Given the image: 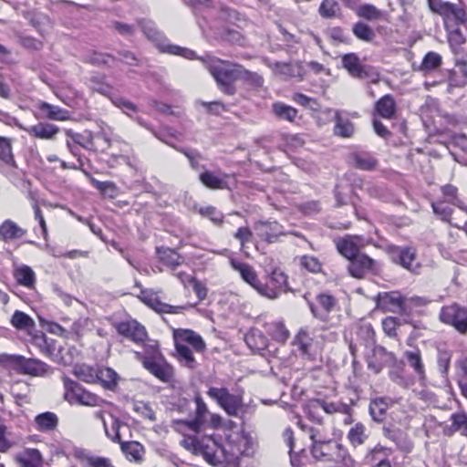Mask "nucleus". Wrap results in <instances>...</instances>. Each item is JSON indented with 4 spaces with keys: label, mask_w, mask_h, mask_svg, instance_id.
<instances>
[{
    "label": "nucleus",
    "mask_w": 467,
    "mask_h": 467,
    "mask_svg": "<svg viewBox=\"0 0 467 467\" xmlns=\"http://www.w3.org/2000/svg\"><path fill=\"white\" fill-rule=\"evenodd\" d=\"M200 59L215 79L221 91L228 96L234 95L236 88L234 83L238 79L240 64L222 60L211 55H206Z\"/></svg>",
    "instance_id": "1"
},
{
    "label": "nucleus",
    "mask_w": 467,
    "mask_h": 467,
    "mask_svg": "<svg viewBox=\"0 0 467 467\" xmlns=\"http://www.w3.org/2000/svg\"><path fill=\"white\" fill-rule=\"evenodd\" d=\"M173 339L180 362L190 368H193L196 363L195 358L186 344L192 346L196 352H203L206 344L202 337L193 330L178 328L173 330Z\"/></svg>",
    "instance_id": "2"
},
{
    "label": "nucleus",
    "mask_w": 467,
    "mask_h": 467,
    "mask_svg": "<svg viewBox=\"0 0 467 467\" xmlns=\"http://www.w3.org/2000/svg\"><path fill=\"white\" fill-rule=\"evenodd\" d=\"M313 456L331 465V467H353L354 461L348 450L340 443L329 441L314 450Z\"/></svg>",
    "instance_id": "3"
},
{
    "label": "nucleus",
    "mask_w": 467,
    "mask_h": 467,
    "mask_svg": "<svg viewBox=\"0 0 467 467\" xmlns=\"http://www.w3.org/2000/svg\"><path fill=\"white\" fill-rule=\"evenodd\" d=\"M207 395L229 416L239 417L244 411L243 396L230 393L227 388L210 387Z\"/></svg>",
    "instance_id": "4"
},
{
    "label": "nucleus",
    "mask_w": 467,
    "mask_h": 467,
    "mask_svg": "<svg viewBox=\"0 0 467 467\" xmlns=\"http://www.w3.org/2000/svg\"><path fill=\"white\" fill-rule=\"evenodd\" d=\"M137 358L141 361L143 367L161 381L170 383L173 381V368L161 358V354L156 348H152V356L148 357L136 353Z\"/></svg>",
    "instance_id": "5"
},
{
    "label": "nucleus",
    "mask_w": 467,
    "mask_h": 467,
    "mask_svg": "<svg viewBox=\"0 0 467 467\" xmlns=\"http://www.w3.org/2000/svg\"><path fill=\"white\" fill-rule=\"evenodd\" d=\"M440 320L451 326L460 334H467V308L454 303L441 307Z\"/></svg>",
    "instance_id": "6"
},
{
    "label": "nucleus",
    "mask_w": 467,
    "mask_h": 467,
    "mask_svg": "<svg viewBox=\"0 0 467 467\" xmlns=\"http://www.w3.org/2000/svg\"><path fill=\"white\" fill-rule=\"evenodd\" d=\"M247 442L246 437L239 433H236L234 437L229 436L226 442L222 444V451L225 458L223 460L222 466L238 465L239 460L246 452Z\"/></svg>",
    "instance_id": "7"
},
{
    "label": "nucleus",
    "mask_w": 467,
    "mask_h": 467,
    "mask_svg": "<svg viewBox=\"0 0 467 467\" xmlns=\"http://www.w3.org/2000/svg\"><path fill=\"white\" fill-rule=\"evenodd\" d=\"M349 261L348 272L356 278H363L368 273L376 274L379 270V263L365 254L359 253Z\"/></svg>",
    "instance_id": "8"
},
{
    "label": "nucleus",
    "mask_w": 467,
    "mask_h": 467,
    "mask_svg": "<svg viewBox=\"0 0 467 467\" xmlns=\"http://www.w3.org/2000/svg\"><path fill=\"white\" fill-rule=\"evenodd\" d=\"M201 455L205 461L214 466H222L223 453L222 444L213 437H202V442L200 450Z\"/></svg>",
    "instance_id": "9"
},
{
    "label": "nucleus",
    "mask_w": 467,
    "mask_h": 467,
    "mask_svg": "<svg viewBox=\"0 0 467 467\" xmlns=\"http://www.w3.org/2000/svg\"><path fill=\"white\" fill-rule=\"evenodd\" d=\"M66 398L74 403L85 406H99L101 400L94 393L86 390L78 383L70 381V388L66 393Z\"/></svg>",
    "instance_id": "10"
},
{
    "label": "nucleus",
    "mask_w": 467,
    "mask_h": 467,
    "mask_svg": "<svg viewBox=\"0 0 467 467\" xmlns=\"http://www.w3.org/2000/svg\"><path fill=\"white\" fill-rule=\"evenodd\" d=\"M115 327L119 334L131 339L135 343H141L147 338L145 327L136 320H127L117 323Z\"/></svg>",
    "instance_id": "11"
},
{
    "label": "nucleus",
    "mask_w": 467,
    "mask_h": 467,
    "mask_svg": "<svg viewBox=\"0 0 467 467\" xmlns=\"http://www.w3.org/2000/svg\"><path fill=\"white\" fill-rule=\"evenodd\" d=\"M440 16L443 17L445 28L464 25L467 21L465 10L451 3L446 4Z\"/></svg>",
    "instance_id": "12"
},
{
    "label": "nucleus",
    "mask_w": 467,
    "mask_h": 467,
    "mask_svg": "<svg viewBox=\"0 0 467 467\" xmlns=\"http://www.w3.org/2000/svg\"><path fill=\"white\" fill-rule=\"evenodd\" d=\"M413 339L408 338L407 345L410 347V349L405 350L404 358L407 363L411 367L414 372L418 375L420 380H424L426 378L425 368L422 361L421 351L415 346H413Z\"/></svg>",
    "instance_id": "13"
},
{
    "label": "nucleus",
    "mask_w": 467,
    "mask_h": 467,
    "mask_svg": "<svg viewBox=\"0 0 467 467\" xmlns=\"http://www.w3.org/2000/svg\"><path fill=\"white\" fill-rule=\"evenodd\" d=\"M363 246V240L359 236L348 235L337 241V251L348 260L358 255Z\"/></svg>",
    "instance_id": "14"
},
{
    "label": "nucleus",
    "mask_w": 467,
    "mask_h": 467,
    "mask_svg": "<svg viewBox=\"0 0 467 467\" xmlns=\"http://www.w3.org/2000/svg\"><path fill=\"white\" fill-rule=\"evenodd\" d=\"M254 230L268 244L276 242L283 234V227L277 222H257L254 223Z\"/></svg>",
    "instance_id": "15"
},
{
    "label": "nucleus",
    "mask_w": 467,
    "mask_h": 467,
    "mask_svg": "<svg viewBox=\"0 0 467 467\" xmlns=\"http://www.w3.org/2000/svg\"><path fill=\"white\" fill-rule=\"evenodd\" d=\"M14 362L21 372L32 376H42L47 372L48 367L38 359L26 358L22 356L14 357Z\"/></svg>",
    "instance_id": "16"
},
{
    "label": "nucleus",
    "mask_w": 467,
    "mask_h": 467,
    "mask_svg": "<svg viewBox=\"0 0 467 467\" xmlns=\"http://www.w3.org/2000/svg\"><path fill=\"white\" fill-rule=\"evenodd\" d=\"M96 417L102 421L107 437L114 442H120L121 421L112 414L104 411L97 412Z\"/></svg>",
    "instance_id": "17"
},
{
    "label": "nucleus",
    "mask_w": 467,
    "mask_h": 467,
    "mask_svg": "<svg viewBox=\"0 0 467 467\" xmlns=\"http://www.w3.org/2000/svg\"><path fill=\"white\" fill-rule=\"evenodd\" d=\"M21 128L30 136L41 140H52L59 132L57 126L46 122Z\"/></svg>",
    "instance_id": "18"
},
{
    "label": "nucleus",
    "mask_w": 467,
    "mask_h": 467,
    "mask_svg": "<svg viewBox=\"0 0 467 467\" xmlns=\"http://www.w3.org/2000/svg\"><path fill=\"white\" fill-rule=\"evenodd\" d=\"M391 359V354L383 347L375 346L371 355L367 358L368 368L375 373L382 370L383 367Z\"/></svg>",
    "instance_id": "19"
},
{
    "label": "nucleus",
    "mask_w": 467,
    "mask_h": 467,
    "mask_svg": "<svg viewBox=\"0 0 467 467\" xmlns=\"http://www.w3.org/2000/svg\"><path fill=\"white\" fill-rule=\"evenodd\" d=\"M394 261L411 272H416L420 268L416 250L411 247L397 249V258H394Z\"/></svg>",
    "instance_id": "20"
},
{
    "label": "nucleus",
    "mask_w": 467,
    "mask_h": 467,
    "mask_svg": "<svg viewBox=\"0 0 467 467\" xmlns=\"http://www.w3.org/2000/svg\"><path fill=\"white\" fill-rule=\"evenodd\" d=\"M382 431L384 437L393 441L400 450L410 451L412 449L411 441L401 430L390 426H384Z\"/></svg>",
    "instance_id": "21"
},
{
    "label": "nucleus",
    "mask_w": 467,
    "mask_h": 467,
    "mask_svg": "<svg viewBox=\"0 0 467 467\" xmlns=\"http://www.w3.org/2000/svg\"><path fill=\"white\" fill-rule=\"evenodd\" d=\"M227 177L228 175L225 173L216 174L213 171H205L200 174L199 179L209 189L223 190L228 189Z\"/></svg>",
    "instance_id": "22"
},
{
    "label": "nucleus",
    "mask_w": 467,
    "mask_h": 467,
    "mask_svg": "<svg viewBox=\"0 0 467 467\" xmlns=\"http://www.w3.org/2000/svg\"><path fill=\"white\" fill-rule=\"evenodd\" d=\"M141 300L149 306L150 308L155 310L158 313H170V314H180L186 308L184 306H171L165 303H162L159 300L157 296L154 295H144L141 297Z\"/></svg>",
    "instance_id": "23"
},
{
    "label": "nucleus",
    "mask_w": 467,
    "mask_h": 467,
    "mask_svg": "<svg viewBox=\"0 0 467 467\" xmlns=\"http://www.w3.org/2000/svg\"><path fill=\"white\" fill-rule=\"evenodd\" d=\"M13 275L18 285L29 289L35 287L36 274L30 266L26 265H16Z\"/></svg>",
    "instance_id": "24"
},
{
    "label": "nucleus",
    "mask_w": 467,
    "mask_h": 467,
    "mask_svg": "<svg viewBox=\"0 0 467 467\" xmlns=\"http://www.w3.org/2000/svg\"><path fill=\"white\" fill-rule=\"evenodd\" d=\"M26 231L12 220H5L0 224V240L5 243L22 238Z\"/></svg>",
    "instance_id": "25"
},
{
    "label": "nucleus",
    "mask_w": 467,
    "mask_h": 467,
    "mask_svg": "<svg viewBox=\"0 0 467 467\" xmlns=\"http://www.w3.org/2000/svg\"><path fill=\"white\" fill-rule=\"evenodd\" d=\"M34 425L38 431L50 432L57 429L58 418L53 412H43L36 416Z\"/></svg>",
    "instance_id": "26"
},
{
    "label": "nucleus",
    "mask_w": 467,
    "mask_h": 467,
    "mask_svg": "<svg viewBox=\"0 0 467 467\" xmlns=\"http://www.w3.org/2000/svg\"><path fill=\"white\" fill-rule=\"evenodd\" d=\"M312 408L314 410H323L327 414L342 413L348 415L350 411L349 406L341 401L332 402L325 400L313 401Z\"/></svg>",
    "instance_id": "27"
},
{
    "label": "nucleus",
    "mask_w": 467,
    "mask_h": 467,
    "mask_svg": "<svg viewBox=\"0 0 467 467\" xmlns=\"http://www.w3.org/2000/svg\"><path fill=\"white\" fill-rule=\"evenodd\" d=\"M377 113L388 119H391L396 114V102L391 95H385L375 105Z\"/></svg>",
    "instance_id": "28"
},
{
    "label": "nucleus",
    "mask_w": 467,
    "mask_h": 467,
    "mask_svg": "<svg viewBox=\"0 0 467 467\" xmlns=\"http://www.w3.org/2000/svg\"><path fill=\"white\" fill-rule=\"evenodd\" d=\"M21 467H43V458L36 449H26L16 457Z\"/></svg>",
    "instance_id": "29"
},
{
    "label": "nucleus",
    "mask_w": 467,
    "mask_h": 467,
    "mask_svg": "<svg viewBox=\"0 0 467 467\" xmlns=\"http://www.w3.org/2000/svg\"><path fill=\"white\" fill-rule=\"evenodd\" d=\"M230 264L235 271L239 272L242 278L251 286L254 287L259 281L254 269L248 264L237 261L235 259H231Z\"/></svg>",
    "instance_id": "30"
},
{
    "label": "nucleus",
    "mask_w": 467,
    "mask_h": 467,
    "mask_svg": "<svg viewBox=\"0 0 467 467\" xmlns=\"http://www.w3.org/2000/svg\"><path fill=\"white\" fill-rule=\"evenodd\" d=\"M391 454L392 450L390 448L377 444L368 451L365 460L368 464L373 466L375 464L388 461Z\"/></svg>",
    "instance_id": "31"
},
{
    "label": "nucleus",
    "mask_w": 467,
    "mask_h": 467,
    "mask_svg": "<svg viewBox=\"0 0 467 467\" xmlns=\"http://www.w3.org/2000/svg\"><path fill=\"white\" fill-rule=\"evenodd\" d=\"M353 165L363 171H373L378 166V160L368 152H357L351 156Z\"/></svg>",
    "instance_id": "32"
},
{
    "label": "nucleus",
    "mask_w": 467,
    "mask_h": 467,
    "mask_svg": "<svg viewBox=\"0 0 467 467\" xmlns=\"http://www.w3.org/2000/svg\"><path fill=\"white\" fill-rule=\"evenodd\" d=\"M244 339L247 346L254 351L265 350L267 348L268 340L259 329H251Z\"/></svg>",
    "instance_id": "33"
},
{
    "label": "nucleus",
    "mask_w": 467,
    "mask_h": 467,
    "mask_svg": "<svg viewBox=\"0 0 467 467\" xmlns=\"http://www.w3.org/2000/svg\"><path fill=\"white\" fill-rule=\"evenodd\" d=\"M295 344L298 347L301 355L311 358L313 356V338L306 328H301L295 339Z\"/></svg>",
    "instance_id": "34"
},
{
    "label": "nucleus",
    "mask_w": 467,
    "mask_h": 467,
    "mask_svg": "<svg viewBox=\"0 0 467 467\" xmlns=\"http://www.w3.org/2000/svg\"><path fill=\"white\" fill-rule=\"evenodd\" d=\"M334 133L342 138H350L355 132L354 124L346 118H343L338 111L335 114Z\"/></svg>",
    "instance_id": "35"
},
{
    "label": "nucleus",
    "mask_w": 467,
    "mask_h": 467,
    "mask_svg": "<svg viewBox=\"0 0 467 467\" xmlns=\"http://www.w3.org/2000/svg\"><path fill=\"white\" fill-rule=\"evenodd\" d=\"M159 259L167 266L174 268L182 264L183 258L176 251L168 247L157 248Z\"/></svg>",
    "instance_id": "36"
},
{
    "label": "nucleus",
    "mask_w": 467,
    "mask_h": 467,
    "mask_svg": "<svg viewBox=\"0 0 467 467\" xmlns=\"http://www.w3.org/2000/svg\"><path fill=\"white\" fill-rule=\"evenodd\" d=\"M39 109L45 113V117L48 119L63 121L70 119L67 110L47 102H42L39 105Z\"/></svg>",
    "instance_id": "37"
},
{
    "label": "nucleus",
    "mask_w": 467,
    "mask_h": 467,
    "mask_svg": "<svg viewBox=\"0 0 467 467\" xmlns=\"http://www.w3.org/2000/svg\"><path fill=\"white\" fill-rule=\"evenodd\" d=\"M448 33V41L453 53L456 55L463 53L462 45L466 38L458 26L446 28Z\"/></svg>",
    "instance_id": "38"
},
{
    "label": "nucleus",
    "mask_w": 467,
    "mask_h": 467,
    "mask_svg": "<svg viewBox=\"0 0 467 467\" xmlns=\"http://www.w3.org/2000/svg\"><path fill=\"white\" fill-rule=\"evenodd\" d=\"M306 431L309 434L310 439L313 441L311 449L312 454H314V450L316 448H319L321 445H324L330 441L327 431H325L321 423H319L316 427L306 428Z\"/></svg>",
    "instance_id": "39"
},
{
    "label": "nucleus",
    "mask_w": 467,
    "mask_h": 467,
    "mask_svg": "<svg viewBox=\"0 0 467 467\" xmlns=\"http://www.w3.org/2000/svg\"><path fill=\"white\" fill-rule=\"evenodd\" d=\"M118 374L110 368H98V380L108 389H113L118 384Z\"/></svg>",
    "instance_id": "40"
},
{
    "label": "nucleus",
    "mask_w": 467,
    "mask_h": 467,
    "mask_svg": "<svg viewBox=\"0 0 467 467\" xmlns=\"http://www.w3.org/2000/svg\"><path fill=\"white\" fill-rule=\"evenodd\" d=\"M451 426L444 428L446 435H452L456 431H462L467 436V415L465 413H454L451 416Z\"/></svg>",
    "instance_id": "41"
},
{
    "label": "nucleus",
    "mask_w": 467,
    "mask_h": 467,
    "mask_svg": "<svg viewBox=\"0 0 467 467\" xmlns=\"http://www.w3.org/2000/svg\"><path fill=\"white\" fill-rule=\"evenodd\" d=\"M388 409L389 405L384 398H376L369 403V413L377 422L383 421Z\"/></svg>",
    "instance_id": "42"
},
{
    "label": "nucleus",
    "mask_w": 467,
    "mask_h": 467,
    "mask_svg": "<svg viewBox=\"0 0 467 467\" xmlns=\"http://www.w3.org/2000/svg\"><path fill=\"white\" fill-rule=\"evenodd\" d=\"M122 452L130 461H140L144 453L143 446L137 441L119 442Z\"/></svg>",
    "instance_id": "43"
},
{
    "label": "nucleus",
    "mask_w": 467,
    "mask_h": 467,
    "mask_svg": "<svg viewBox=\"0 0 467 467\" xmlns=\"http://www.w3.org/2000/svg\"><path fill=\"white\" fill-rule=\"evenodd\" d=\"M348 440L354 447L360 446L365 443L368 439L365 426L358 422L348 432Z\"/></svg>",
    "instance_id": "44"
},
{
    "label": "nucleus",
    "mask_w": 467,
    "mask_h": 467,
    "mask_svg": "<svg viewBox=\"0 0 467 467\" xmlns=\"http://www.w3.org/2000/svg\"><path fill=\"white\" fill-rule=\"evenodd\" d=\"M11 325L19 330L33 328L35 321L26 313L16 310L10 319Z\"/></svg>",
    "instance_id": "45"
},
{
    "label": "nucleus",
    "mask_w": 467,
    "mask_h": 467,
    "mask_svg": "<svg viewBox=\"0 0 467 467\" xmlns=\"http://www.w3.org/2000/svg\"><path fill=\"white\" fill-rule=\"evenodd\" d=\"M238 79L244 80L253 88H260L264 84V78L256 72H253L244 68L242 65L239 67Z\"/></svg>",
    "instance_id": "46"
},
{
    "label": "nucleus",
    "mask_w": 467,
    "mask_h": 467,
    "mask_svg": "<svg viewBox=\"0 0 467 467\" xmlns=\"http://www.w3.org/2000/svg\"><path fill=\"white\" fill-rule=\"evenodd\" d=\"M194 401L196 404V410L194 419L192 420V425L201 428L206 420L209 410L201 396H196Z\"/></svg>",
    "instance_id": "47"
},
{
    "label": "nucleus",
    "mask_w": 467,
    "mask_h": 467,
    "mask_svg": "<svg viewBox=\"0 0 467 467\" xmlns=\"http://www.w3.org/2000/svg\"><path fill=\"white\" fill-rule=\"evenodd\" d=\"M441 192L444 197L445 202H449L462 210H465V205L462 200L458 198V190L451 184H447L441 187Z\"/></svg>",
    "instance_id": "48"
},
{
    "label": "nucleus",
    "mask_w": 467,
    "mask_h": 467,
    "mask_svg": "<svg viewBox=\"0 0 467 467\" xmlns=\"http://www.w3.org/2000/svg\"><path fill=\"white\" fill-rule=\"evenodd\" d=\"M357 15L367 20H379L383 17V12L373 5L364 4L358 6Z\"/></svg>",
    "instance_id": "49"
},
{
    "label": "nucleus",
    "mask_w": 467,
    "mask_h": 467,
    "mask_svg": "<svg viewBox=\"0 0 467 467\" xmlns=\"http://www.w3.org/2000/svg\"><path fill=\"white\" fill-rule=\"evenodd\" d=\"M74 374L81 380L88 383H94L98 380V368L88 365L77 366Z\"/></svg>",
    "instance_id": "50"
},
{
    "label": "nucleus",
    "mask_w": 467,
    "mask_h": 467,
    "mask_svg": "<svg viewBox=\"0 0 467 467\" xmlns=\"http://www.w3.org/2000/svg\"><path fill=\"white\" fill-rule=\"evenodd\" d=\"M344 67L352 77L357 78L364 66L359 62V58L355 54H347L342 57Z\"/></svg>",
    "instance_id": "51"
},
{
    "label": "nucleus",
    "mask_w": 467,
    "mask_h": 467,
    "mask_svg": "<svg viewBox=\"0 0 467 467\" xmlns=\"http://www.w3.org/2000/svg\"><path fill=\"white\" fill-rule=\"evenodd\" d=\"M273 111L279 119H285L290 122L295 121L297 116V110L296 109L283 103H275L273 105Z\"/></svg>",
    "instance_id": "52"
},
{
    "label": "nucleus",
    "mask_w": 467,
    "mask_h": 467,
    "mask_svg": "<svg viewBox=\"0 0 467 467\" xmlns=\"http://www.w3.org/2000/svg\"><path fill=\"white\" fill-rule=\"evenodd\" d=\"M268 333L274 339L285 342L289 337V331L282 322H273L267 326Z\"/></svg>",
    "instance_id": "53"
},
{
    "label": "nucleus",
    "mask_w": 467,
    "mask_h": 467,
    "mask_svg": "<svg viewBox=\"0 0 467 467\" xmlns=\"http://www.w3.org/2000/svg\"><path fill=\"white\" fill-rule=\"evenodd\" d=\"M271 285L279 291V294L289 290L287 286V275L279 269L272 271L270 275Z\"/></svg>",
    "instance_id": "54"
},
{
    "label": "nucleus",
    "mask_w": 467,
    "mask_h": 467,
    "mask_svg": "<svg viewBox=\"0 0 467 467\" xmlns=\"http://www.w3.org/2000/svg\"><path fill=\"white\" fill-rule=\"evenodd\" d=\"M265 63L269 67L275 74L284 78H289L293 76V68L290 64L282 62H271L268 59H265Z\"/></svg>",
    "instance_id": "55"
},
{
    "label": "nucleus",
    "mask_w": 467,
    "mask_h": 467,
    "mask_svg": "<svg viewBox=\"0 0 467 467\" xmlns=\"http://www.w3.org/2000/svg\"><path fill=\"white\" fill-rule=\"evenodd\" d=\"M354 35L364 41H371L375 37L372 28L365 23L358 22L353 26Z\"/></svg>",
    "instance_id": "56"
},
{
    "label": "nucleus",
    "mask_w": 467,
    "mask_h": 467,
    "mask_svg": "<svg viewBox=\"0 0 467 467\" xmlns=\"http://www.w3.org/2000/svg\"><path fill=\"white\" fill-rule=\"evenodd\" d=\"M171 427L175 431L182 434L184 437L188 436V431L198 433L201 430L200 427H195L192 425V420H172Z\"/></svg>",
    "instance_id": "57"
},
{
    "label": "nucleus",
    "mask_w": 467,
    "mask_h": 467,
    "mask_svg": "<svg viewBox=\"0 0 467 467\" xmlns=\"http://www.w3.org/2000/svg\"><path fill=\"white\" fill-rule=\"evenodd\" d=\"M0 159L6 164H14L11 141L9 139L5 137H0Z\"/></svg>",
    "instance_id": "58"
},
{
    "label": "nucleus",
    "mask_w": 467,
    "mask_h": 467,
    "mask_svg": "<svg viewBox=\"0 0 467 467\" xmlns=\"http://www.w3.org/2000/svg\"><path fill=\"white\" fill-rule=\"evenodd\" d=\"M202 438L198 439L196 436H186L181 441V445L193 454L199 455Z\"/></svg>",
    "instance_id": "59"
},
{
    "label": "nucleus",
    "mask_w": 467,
    "mask_h": 467,
    "mask_svg": "<svg viewBox=\"0 0 467 467\" xmlns=\"http://www.w3.org/2000/svg\"><path fill=\"white\" fill-rule=\"evenodd\" d=\"M389 378L394 383L404 389L410 388L413 382L410 377L406 375L402 370L391 371Z\"/></svg>",
    "instance_id": "60"
},
{
    "label": "nucleus",
    "mask_w": 467,
    "mask_h": 467,
    "mask_svg": "<svg viewBox=\"0 0 467 467\" xmlns=\"http://www.w3.org/2000/svg\"><path fill=\"white\" fill-rule=\"evenodd\" d=\"M441 63V57L435 52H429L423 58L421 67L426 70L437 68Z\"/></svg>",
    "instance_id": "61"
},
{
    "label": "nucleus",
    "mask_w": 467,
    "mask_h": 467,
    "mask_svg": "<svg viewBox=\"0 0 467 467\" xmlns=\"http://www.w3.org/2000/svg\"><path fill=\"white\" fill-rule=\"evenodd\" d=\"M254 288L263 296L268 299H276L279 296V291L274 286H269L266 284H263L260 280L254 286Z\"/></svg>",
    "instance_id": "62"
},
{
    "label": "nucleus",
    "mask_w": 467,
    "mask_h": 467,
    "mask_svg": "<svg viewBox=\"0 0 467 467\" xmlns=\"http://www.w3.org/2000/svg\"><path fill=\"white\" fill-rule=\"evenodd\" d=\"M112 103L122 109V111L128 116H131V112H137L138 108L132 102L119 97H114L110 99Z\"/></svg>",
    "instance_id": "63"
},
{
    "label": "nucleus",
    "mask_w": 467,
    "mask_h": 467,
    "mask_svg": "<svg viewBox=\"0 0 467 467\" xmlns=\"http://www.w3.org/2000/svg\"><path fill=\"white\" fill-rule=\"evenodd\" d=\"M338 5L333 0H324L320 5L319 11L324 17H334L338 11Z\"/></svg>",
    "instance_id": "64"
}]
</instances>
